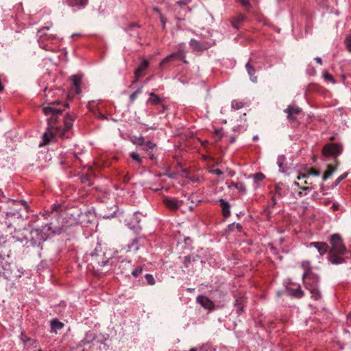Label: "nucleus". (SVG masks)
<instances>
[{"label": "nucleus", "instance_id": "nucleus-41", "mask_svg": "<svg viewBox=\"0 0 351 351\" xmlns=\"http://www.w3.org/2000/svg\"><path fill=\"white\" fill-rule=\"evenodd\" d=\"M210 173L215 174L218 176H220L223 174V172L219 169L210 170Z\"/></svg>", "mask_w": 351, "mask_h": 351}, {"label": "nucleus", "instance_id": "nucleus-47", "mask_svg": "<svg viewBox=\"0 0 351 351\" xmlns=\"http://www.w3.org/2000/svg\"><path fill=\"white\" fill-rule=\"evenodd\" d=\"M84 347L82 349V351H85L87 349V348H90L89 343L88 342H87V343L84 342Z\"/></svg>", "mask_w": 351, "mask_h": 351}, {"label": "nucleus", "instance_id": "nucleus-9", "mask_svg": "<svg viewBox=\"0 0 351 351\" xmlns=\"http://www.w3.org/2000/svg\"><path fill=\"white\" fill-rule=\"evenodd\" d=\"M71 80L72 81L73 87L71 90V93H73L74 94L78 95L81 92L80 84L82 81V77L79 75H74L71 77Z\"/></svg>", "mask_w": 351, "mask_h": 351}, {"label": "nucleus", "instance_id": "nucleus-22", "mask_svg": "<svg viewBox=\"0 0 351 351\" xmlns=\"http://www.w3.org/2000/svg\"><path fill=\"white\" fill-rule=\"evenodd\" d=\"M189 44H190L191 47L193 48L195 51H199L202 50V49H203L200 43L195 39H191Z\"/></svg>", "mask_w": 351, "mask_h": 351}, {"label": "nucleus", "instance_id": "nucleus-43", "mask_svg": "<svg viewBox=\"0 0 351 351\" xmlns=\"http://www.w3.org/2000/svg\"><path fill=\"white\" fill-rule=\"evenodd\" d=\"M160 22L162 25V28L165 29V25H166V19L165 18V16L162 14H160Z\"/></svg>", "mask_w": 351, "mask_h": 351}, {"label": "nucleus", "instance_id": "nucleus-19", "mask_svg": "<svg viewBox=\"0 0 351 351\" xmlns=\"http://www.w3.org/2000/svg\"><path fill=\"white\" fill-rule=\"evenodd\" d=\"M245 302L243 297H237L234 302V306L237 308V313H240L243 311V305Z\"/></svg>", "mask_w": 351, "mask_h": 351}, {"label": "nucleus", "instance_id": "nucleus-59", "mask_svg": "<svg viewBox=\"0 0 351 351\" xmlns=\"http://www.w3.org/2000/svg\"><path fill=\"white\" fill-rule=\"evenodd\" d=\"M278 163L279 167H281V166H282V162L280 161V160H279V159H278Z\"/></svg>", "mask_w": 351, "mask_h": 351}, {"label": "nucleus", "instance_id": "nucleus-29", "mask_svg": "<svg viewBox=\"0 0 351 351\" xmlns=\"http://www.w3.org/2000/svg\"><path fill=\"white\" fill-rule=\"evenodd\" d=\"M143 92V90H142V88L140 87L138 88L136 91H134V93H132L130 96V101L131 102H134L136 97H137V95L138 94H141V93Z\"/></svg>", "mask_w": 351, "mask_h": 351}, {"label": "nucleus", "instance_id": "nucleus-27", "mask_svg": "<svg viewBox=\"0 0 351 351\" xmlns=\"http://www.w3.org/2000/svg\"><path fill=\"white\" fill-rule=\"evenodd\" d=\"M302 267L304 269V274L310 273L313 274L310 265V263L308 261H303L301 265Z\"/></svg>", "mask_w": 351, "mask_h": 351}, {"label": "nucleus", "instance_id": "nucleus-58", "mask_svg": "<svg viewBox=\"0 0 351 351\" xmlns=\"http://www.w3.org/2000/svg\"><path fill=\"white\" fill-rule=\"evenodd\" d=\"M49 38H51V39H55V38H56V36L50 35V36H49Z\"/></svg>", "mask_w": 351, "mask_h": 351}, {"label": "nucleus", "instance_id": "nucleus-31", "mask_svg": "<svg viewBox=\"0 0 351 351\" xmlns=\"http://www.w3.org/2000/svg\"><path fill=\"white\" fill-rule=\"evenodd\" d=\"M149 64V63L147 60L143 59L141 62L140 65L138 66V69L142 72L147 69Z\"/></svg>", "mask_w": 351, "mask_h": 351}, {"label": "nucleus", "instance_id": "nucleus-60", "mask_svg": "<svg viewBox=\"0 0 351 351\" xmlns=\"http://www.w3.org/2000/svg\"><path fill=\"white\" fill-rule=\"evenodd\" d=\"M220 132H221L220 131L217 130V131H216V134H217V135H219Z\"/></svg>", "mask_w": 351, "mask_h": 351}, {"label": "nucleus", "instance_id": "nucleus-7", "mask_svg": "<svg viewBox=\"0 0 351 351\" xmlns=\"http://www.w3.org/2000/svg\"><path fill=\"white\" fill-rule=\"evenodd\" d=\"M175 60H183L184 63L187 62L185 60V52L182 48L180 47L177 52L173 53L167 56L160 62L159 66L162 68L167 63Z\"/></svg>", "mask_w": 351, "mask_h": 351}, {"label": "nucleus", "instance_id": "nucleus-2", "mask_svg": "<svg viewBox=\"0 0 351 351\" xmlns=\"http://www.w3.org/2000/svg\"><path fill=\"white\" fill-rule=\"evenodd\" d=\"M331 247L328 250V260L333 265L341 264L344 262V256L347 249L339 234H334L330 237Z\"/></svg>", "mask_w": 351, "mask_h": 351}, {"label": "nucleus", "instance_id": "nucleus-55", "mask_svg": "<svg viewBox=\"0 0 351 351\" xmlns=\"http://www.w3.org/2000/svg\"><path fill=\"white\" fill-rule=\"evenodd\" d=\"M272 202H273V206H274V205H276L277 204L276 199L275 196H274L272 197Z\"/></svg>", "mask_w": 351, "mask_h": 351}, {"label": "nucleus", "instance_id": "nucleus-20", "mask_svg": "<svg viewBox=\"0 0 351 351\" xmlns=\"http://www.w3.org/2000/svg\"><path fill=\"white\" fill-rule=\"evenodd\" d=\"M246 70L247 71V73L250 75V80L253 82H256L257 77L254 75L255 74V69L250 64V62H247L245 65Z\"/></svg>", "mask_w": 351, "mask_h": 351}, {"label": "nucleus", "instance_id": "nucleus-25", "mask_svg": "<svg viewBox=\"0 0 351 351\" xmlns=\"http://www.w3.org/2000/svg\"><path fill=\"white\" fill-rule=\"evenodd\" d=\"M149 96L150 97L149 99V101H151L153 104L158 105L160 104L161 99L157 95H156L154 93H151L149 94Z\"/></svg>", "mask_w": 351, "mask_h": 351}, {"label": "nucleus", "instance_id": "nucleus-38", "mask_svg": "<svg viewBox=\"0 0 351 351\" xmlns=\"http://www.w3.org/2000/svg\"><path fill=\"white\" fill-rule=\"evenodd\" d=\"M142 271H143L142 268L138 267V268L134 269L132 272V274L134 277L137 278L138 276H139L141 274Z\"/></svg>", "mask_w": 351, "mask_h": 351}, {"label": "nucleus", "instance_id": "nucleus-1", "mask_svg": "<svg viewBox=\"0 0 351 351\" xmlns=\"http://www.w3.org/2000/svg\"><path fill=\"white\" fill-rule=\"evenodd\" d=\"M69 104L65 103L62 104L59 100L49 104L48 106L44 107L43 111L47 116H50L47 119L48 128L51 131L50 135L60 136L61 138H69V131L72 128L73 121L75 119L74 115L66 113L62 119L64 127L60 124V117L65 108H69Z\"/></svg>", "mask_w": 351, "mask_h": 351}, {"label": "nucleus", "instance_id": "nucleus-11", "mask_svg": "<svg viewBox=\"0 0 351 351\" xmlns=\"http://www.w3.org/2000/svg\"><path fill=\"white\" fill-rule=\"evenodd\" d=\"M300 180H303V181H302L301 182H295V185L300 187L302 190L309 191L313 188V182L312 179L310 178V176H308V178H301Z\"/></svg>", "mask_w": 351, "mask_h": 351}, {"label": "nucleus", "instance_id": "nucleus-30", "mask_svg": "<svg viewBox=\"0 0 351 351\" xmlns=\"http://www.w3.org/2000/svg\"><path fill=\"white\" fill-rule=\"evenodd\" d=\"M244 20V16L241 15L232 21V25L235 28L239 27V24Z\"/></svg>", "mask_w": 351, "mask_h": 351}, {"label": "nucleus", "instance_id": "nucleus-56", "mask_svg": "<svg viewBox=\"0 0 351 351\" xmlns=\"http://www.w3.org/2000/svg\"><path fill=\"white\" fill-rule=\"evenodd\" d=\"M49 29V27H48V26H47V27H43L42 29H40L38 31V32L41 34L43 29Z\"/></svg>", "mask_w": 351, "mask_h": 351}, {"label": "nucleus", "instance_id": "nucleus-13", "mask_svg": "<svg viewBox=\"0 0 351 351\" xmlns=\"http://www.w3.org/2000/svg\"><path fill=\"white\" fill-rule=\"evenodd\" d=\"M197 302L205 309L209 311L214 308L213 302L207 297L204 295H199L197 298Z\"/></svg>", "mask_w": 351, "mask_h": 351}, {"label": "nucleus", "instance_id": "nucleus-34", "mask_svg": "<svg viewBox=\"0 0 351 351\" xmlns=\"http://www.w3.org/2000/svg\"><path fill=\"white\" fill-rule=\"evenodd\" d=\"M348 176V172H346V173H343L341 176H340L339 177H338L335 182V185L337 186L342 180L346 179Z\"/></svg>", "mask_w": 351, "mask_h": 351}, {"label": "nucleus", "instance_id": "nucleus-61", "mask_svg": "<svg viewBox=\"0 0 351 351\" xmlns=\"http://www.w3.org/2000/svg\"><path fill=\"white\" fill-rule=\"evenodd\" d=\"M298 195L302 197V192H299Z\"/></svg>", "mask_w": 351, "mask_h": 351}, {"label": "nucleus", "instance_id": "nucleus-14", "mask_svg": "<svg viewBox=\"0 0 351 351\" xmlns=\"http://www.w3.org/2000/svg\"><path fill=\"white\" fill-rule=\"evenodd\" d=\"M339 164V161L337 160H335V165L329 164L327 165V169L326 170L322 176L323 181H326L333 174V173L337 169Z\"/></svg>", "mask_w": 351, "mask_h": 351}, {"label": "nucleus", "instance_id": "nucleus-32", "mask_svg": "<svg viewBox=\"0 0 351 351\" xmlns=\"http://www.w3.org/2000/svg\"><path fill=\"white\" fill-rule=\"evenodd\" d=\"M130 157L135 160L138 164H141L142 162V158L140 156L135 152H132L130 154Z\"/></svg>", "mask_w": 351, "mask_h": 351}, {"label": "nucleus", "instance_id": "nucleus-33", "mask_svg": "<svg viewBox=\"0 0 351 351\" xmlns=\"http://www.w3.org/2000/svg\"><path fill=\"white\" fill-rule=\"evenodd\" d=\"M323 77L326 81L331 82L332 83L335 84V81L333 78V77L328 72H324L323 74Z\"/></svg>", "mask_w": 351, "mask_h": 351}, {"label": "nucleus", "instance_id": "nucleus-63", "mask_svg": "<svg viewBox=\"0 0 351 351\" xmlns=\"http://www.w3.org/2000/svg\"><path fill=\"white\" fill-rule=\"evenodd\" d=\"M48 230L51 231V227H49V228H48Z\"/></svg>", "mask_w": 351, "mask_h": 351}, {"label": "nucleus", "instance_id": "nucleus-17", "mask_svg": "<svg viewBox=\"0 0 351 351\" xmlns=\"http://www.w3.org/2000/svg\"><path fill=\"white\" fill-rule=\"evenodd\" d=\"M289 292L291 295L298 298H301L304 295V291L299 285L296 288H289Z\"/></svg>", "mask_w": 351, "mask_h": 351}, {"label": "nucleus", "instance_id": "nucleus-57", "mask_svg": "<svg viewBox=\"0 0 351 351\" xmlns=\"http://www.w3.org/2000/svg\"><path fill=\"white\" fill-rule=\"evenodd\" d=\"M138 80V77H134V80L132 81V84H135Z\"/></svg>", "mask_w": 351, "mask_h": 351}, {"label": "nucleus", "instance_id": "nucleus-62", "mask_svg": "<svg viewBox=\"0 0 351 351\" xmlns=\"http://www.w3.org/2000/svg\"><path fill=\"white\" fill-rule=\"evenodd\" d=\"M254 140H257V139H258V136H255L254 137Z\"/></svg>", "mask_w": 351, "mask_h": 351}, {"label": "nucleus", "instance_id": "nucleus-36", "mask_svg": "<svg viewBox=\"0 0 351 351\" xmlns=\"http://www.w3.org/2000/svg\"><path fill=\"white\" fill-rule=\"evenodd\" d=\"M345 44L346 45L347 49L351 52V35H348L345 39Z\"/></svg>", "mask_w": 351, "mask_h": 351}, {"label": "nucleus", "instance_id": "nucleus-10", "mask_svg": "<svg viewBox=\"0 0 351 351\" xmlns=\"http://www.w3.org/2000/svg\"><path fill=\"white\" fill-rule=\"evenodd\" d=\"M309 247L316 248L320 256L324 255L329 250L328 245L325 242H311Z\"/></svg>", "mask_w": 351, "mask_h": 351}, {"label": "nucleus", "instance_id": "nucleus-15", "mask_svg": "<svg viewBox=\"0 0 351 351\" xmlns=\"http://www.w3.org/2000/svg\"><path fill=\"white\" fill-rule=\"evenodd\" d=\"M219 203L222 210V215L225 218L228 217L230 215V204L223 199H219Z\"/></svg>", "mask_w": 351, "mask_h": 351}, {"label": "nucleus", "instance_id": "nucleus-40", "mask_svg": "<svg viewBox=\"0 0 351 351\" xmlns=\"http://www.w3.org/2000/svg\"><path fill=\"white\" fill-rule=\"evenodd\" d=\"M81 181H82V183L87 184L88 186H90L92 184V183L90 182L88 176H82L81 178Z\"/></svg>", "mask_w": 351, "mask_h": 351}, {"label": "nucleus", "instance_id": "nucleus-54", "mask_svg": "<svg viewBox=\"0 0 351 351\" xmlns=\"http://www.w3.org/2000/svg\"><path fill=\"white\" fill-rule=\"evenodd\" d=\"M180 5H186V3L184 1H179L177 2Z\"/></svg>", "mask_w": 351, "mask_h": 351}, {"label": "nucleus", "instance_id": "nucleus-44", "mask_svg": "<svg viewBox=\"0 0 351 351\" xmlns=\"http://www.w3.org/2000/svg\"><path fill=\"white\" fill-rule=\"evenodd\" d=\"M43 139H44V141H45V143L47 144V143L49 142V136H48V134L47 133H44L43 134Z\"/></svg>", "mask_w": 351, "mask_h": 351}, {"label": "nucleus", "instance_id": "nucleus-49", "mask_svg": "<svg viewBox=\"0 0 351 351\" xmlns=\"http://www.w3.org/2000/svg\"><path fill=\"white\" fill-rule=\"evenodd\" d=\"M235 224L234 223H232V224H230L228 226V229L230 230V231H232L234 230V228H235Z\"/></svg>", "mask_w": 351, "mask_h": 351}, {"label": "nucleus", "instance_id": "nucleus-42", "mask_svg": "<svg viewBox=\"0 0 351 351\" xmlns=\"http://www.w3.org/2000/svg\"><path fill=\"white\" fill-rule=\"evenodd\" d=\"M265 178V176L262 173H258L255 174V179L258 181L263 180Z\"/></svg>", "mask_w": 351, "mask_h": 351}, {"label": "nucleus", "instance_id": "nucleus-18", "mask_svg": "<svg viewBox=\"0 0 351 351\" xmlns=\"http://www.w3.org/2000/svg\"><path fill=\"white\" fill-rule=\"evenodd\" d=\"M64 324L58 321L57 319H54L51 321V328L52 332H57V330H60L63 328Z\"/></svg>", "mask_w": 351, "mask_h": 351}, {"label": "nucleus", "instance_id": "nucleus-8", "mask_svg": "<svg viewBox=\"0 0 351 351\" xmlns=\"http://www.w3.org/2000/svg\"><path fill=\"white\" fill-rule=\"evenodd\" d=\"M302 110L294 106H289L285 110V112L287 113V119L291 121L294 122L296 121L295 116L300 114Z\"/></svg>", "mask_w": 351, "mask_h": 351}, {"label": "nucleus", "instance_id": "nucleus-6", "mask_svg": "<svg viewBox=\"0 0 351 351\" xmlns=\"http://www.w3.org/2000/svg\"><path fill=\"white\" fill-rule=\"evenodd\" d=\"M30 235V242L33 246H40L47 239L46 234L39 228L32 229Z\"/></svg>", "mask_w": 351, "mask_h": 351}, {"label": "nucleus", "instance_id": "nucleus-51", "mask_svg": "<svg viewBox=\"0 0 351 351\" xmlns=\"http://www.w3.org/2000/svg\"><path fill=\"white\" fill-rule=\"evenodd\" d=\"M5 196L3 195V191L0 189V201H3L2 198H4Z\"/></svg>", "mask_w": 351, "mask_h": 351}, {"label": "nucleus", "instance_id": "nucleus-50", "mask_svg": "<svg viewBox=\"0 0 351 351\" xmlns=\"http://www.w3.org/2000/svg\"><path fill=\"white\" fill-rule=\"evenodd\" d=\"M234 227H236L239 231H241L242 229V226L239 223L236 224Z\"/></svg>", "mask_w": 351, "mask_h": 351}, {"label": "nucleus", "instance_id": "nucleus-3", "mask_svg": "<svg viewBox=\"0 0 351 351\" xmlns=\"http://www.w3.org/2000/svg\"><path fill=\"white\" fill-rule=\"evenodd\" d=\"M303 281L306 289L309 290L311 298L315 300H318L321 298V293L318 289V282L319 279L317 275L314 273L303 274Z\"/></svg>", "mask_w": 351, "mask_h": 351}, {"label": "nucleus", "instance_id": "nucleus-53", "mask_svg": "<svg viewBox=\"0 0 351 351\" xmlns=\"http://www.w3.org/2000/svg\"><path fill=\"white\" fill-rule=\"evenodd\" d=\"M148 155H149V158L151 160H154V159H155V157H154V154H151V153H149V154H148Z\"/></svg>", "mask_w": 351, "mask_h": 351}, {"label": "nucleus", "instance_id": "nucleus-26", "mask_svg": "<svg viewBox=\"0 0 351 351\" xmlns=\"http://www.w3.org/2000/svg\"><path fill=\"white\" fill-rule=\"evenodd\" d=\"M141 145L143 146V149L146 152H149L156 147V144L149 141L145 143H142Z\"/></svg>", "mask_w": 351, "mask_h": 351}, {"label": "nucleus", "instance_id": "nucleus-35", "mask_svg": "<svg viewBox=\"0 0 351 351\" xmlns=\"http://www.w3.org/2000/svg\"><path fill=\"white\" fill-rule=\"evenodd\" d=\"M145 279L147 282V284L149 285H154L155 284V280L152 274H146Z\"/></svg>", "mask_w": 351, "mask_h": 351}, {"label": "nucleus", "instance_id": "nucleus-21", "mask_svg": "<svg viewBox=\"0 0 351 351\" xmlns=\"http://www.w3.org/2000/svg\"><path fill=\"white\" fill-rule=\"evenodd\" d=\"M68 4L71 6L84 7L88 3V0H66Z\"/></svg>", "mask_w": 351, "mask_h": 351}, {"label": "nucleus", "instance_id": "nucleus-39", "mask_svg": "<svg viewBox=\"0 0 351 351\" xmlns=\"http://www.w3.org/2000/svg\"><path fill=\"white\" fill-rule=\"evenodd\" d=\"M95 116L100 119L104 120L106 119V116L103 114L100 111L98 110H96L94 112Z\"/></svg>", "mask_w": 351, "mask_h": 351}, {"label": "nucleus", "instance_id": "nucleus-23", "mask_svg": "<svg viewBox=\"0 0 351 351\" xmlns=\"http://www.w3.org/2000/svg\"><path fill=\"white\" fill-rule=\"evenodd\" d=\"M231 186L235 187L239 191H240L241 193L245 192V190H246L245 186L243 182H232L231 185H230V186Z\"/></svg>", "mask_w": 351, "mask_h": 351}, {"label": "nucleus", "instance_id": "nucleus-4", "mask_svg": "<svg viewBox=\"0 0 351 351\" xmlns=\"http://www.w3.org/2000/svg\"><path fill=\"white\" fill-rule=\"evenodd\" d=\"M342 152L341 145L337 143H328L322 149V155L324 157H332L335 160Z\"/></svg>", "mask_w": 351, "mask_h": 351}, {"label": "nucleus", "instance_id": "nucleus-45", "mask_svg": "<svg viewBox=\"0 0 351 351\" xmlns=\"http://www.w3.org/2000/svg\"><path fill=\"white\" fill-rule=\"evenodd\" d=\"M141 73H142V72H141V71L137 68V69L135 70V71H134V75H135V77H138H138H139V76L141 75Z\"/></svg>", "mask_w": 351, "mask_h": 351}, {"label": "nucleus", "instance_id": "nucleus-24", "mask_svg": "<svg viewBox=\"0 0 351 351\" xmlns=\"http://www.w3.org/2000/svg\"><path fill=\"white\" fill-rule=\"evenodd\" d=\"M189 351H212V348L208 344H204L199 347L192 348Z\"/></svg>", "mask_w": 351, "mask_h": 351}, {"label": "nucleus", "instance_id": "nucleus-28", "mask_svg": "<svg viewBox=\"0 0 351 351\" xmlns=\"http://www.w3.org/2000/svg\"><path fill=\"white\" fill-rule=\"evenodd\" d=\"M244 106L243 102L241 101L234 100L232 101V107L235 110H239Z\"/></svg>", "mask_w": 351, "mask_h": 351}, {"label": "nucleus", "instance_id": "nucleus-48", "mask_svg": "<svg viewBox=\"0 0 351 351\" xmlns=\"http://www.w3.org/2000/svg\"><path fill=\"white\" fill-rule=\"evenodd\" d=\"M315 60L319 64H322V58H319V57H317L315 58Z\"/></svg>", "mask_w": 351, "mask_h": 351}, {"label": "nucleus", "instance_id": "nucleus-52", "mask_svg": "<svg viewBox=\"0 0 351 351\" xmlns=\"http://www.w3.org/2000/svg\"><path fill=\"white\" fill-rule=\"evenodd\" d=\"M153 10L154 12L158 13L159 14H161L160 10L158 8H156V7L153 8Z\"/></svg>", "mask_w": 351, "mask_h": 351}, {"label": "nucleus", "instance_id": "nucleus-46", "mask_svg": "<svg viewBox=\"0 0 351 351\" xmlns=\"http://www.w3.org/2000/svg\"><path fill=\"white\" fill-rule=\"evenodd\" d=\"M276 195H278V197H281L282 195L280 192V188L278 187V186H276Z\"/></svg>", "mask_w": 351, "mask_h": 351}, {"label": "nucleus", "instance_id": "nucleus-37", "mask_svg": "<svg viewBox=\"0 0 351 351\" xmlns=\"http://www.w3.org/2000/svg\"><path fill=\"white\" fill-rule=\"evenodd\" d=\"M133 27H140V25L136 23H129L127 26V27H125V30L128 32H130L132 31V29Z\"/></svg>", "mask_w": 351, "mask_h": 351}, {"label": "nucleus", "instance_id": "nucleus-16", "mask_svg": "<svg viewBox=\"0 0 351 351\" xmlns=\"http://www.w3.org/2000/svg\"><path fill=\"white\" fill-rule=\"evenodd\" d=\"M320 171L314 168H311L306 173L300 174L298 176V180H300L301 178H308V176H319Z\"/></svg>", "mask_w": 351, "mask_h": 351}, {"label": "nucleus", "instance_id": "nucleus-12", "mask_svg": "<svg viewBox=\"0 0 351 351\" xmlns=\"http://www.w3.org/2000/svg\"><path fill=\"white\" fill-rule=\"evenodd\" d=\"M164 204L169 209L176 210L183 204V202L173 198H165L164 199Z\"/></svg>", "mask_w": 351, "mask_h": 351}, {"label": "nucleus", "instance_id": "nucleus-5", "mask_svg": "<svg viewBox=\"0 0 351 351\" xmlns=\"http://www.w3.org/2000/svg\"><path fill=\"white\" fill-rule=\"evenodd\" d=\"M12 203V207L10 208V210L6 213V219L9 220L13 217H17V218L21 217V215L20 214V210L21 209V206H23L26 209L27 208V203L23 201H15L10 200Z\"/></svg>", "mask_w": 351, "mask_h": 351}]
</instances>
